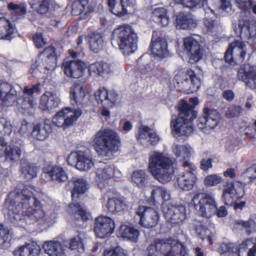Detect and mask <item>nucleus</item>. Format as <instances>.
<instances>
[{"label":"nucleus","instance_id":"1","mask_svg":"<svg viewBox=\"0 0 256 256\" xmlns=\"http://www.w3.org/2000/svg\"><path fill=\"white\" fill-rule=\"evenodd\" d=\"M30 186H24L20 191L10 193L4 204V210L7 211L9 218L14 224L21 226L19 222H25L26 218L36 222L43 218L45 212Z\"/></svg>","mask_w":256,"mask_h":256},{"label":"nucleus","instance_id":"2","mask_svg":"<svg viewBox=\"0 0 256 256\" xmlns=\"http://www.w3.org/2000/svg\"><path fill=\"white\" fill-rule=\"evenodd\" d=\"M194 106L182 100L178 104V116H172L170 122L172 132L178 136H188L193 132L192 122L197 116Z\"/></svg>","mask_w":256,"mask_h":256},{"label":"nucleus","instance_id":"3","mask_svg":"<svg viewBox=\"0 0 256 256\" xmlns=\"http://www.w3.org/2000/svg\"><path fill=\"white\" fill-rule=\"evenodd\" d=\"M146 250V256H188L186 246L172 237L156 238Z\"/></svg>","mask_w":256,"mask_h":256},{"label":"nucleus","instance_id":"4","mask_svg":"<svg viewBox=\"0 0 256 256\" xmlns=\"http://www.w3.org/2000/svg\"><path fill=\"white\" fill-rule=\"evenodd\" d=\"M110 41L114 46H118L124 54H129L136 49L138 37L130 26L122 24L114 30Z\"/></svg>","mask_w":256,"mask_h":256},{"label":"nucleus","instance_id":"5","mask_svg":"<svg viewBox=\"0 0 256 256\" xmlns=\"http://www.w3.org/2000/svg\"><path fill=\"white\" fill-rule=\"evenodd\" d=\"M94 147L99 155L108 156L118 151L121 146L118 134L111 129L99 130L94 139Z\"/></svg>","mask_w":256,"mask_h":256},{"label":"nucleus","instance_id":"6","mask_svg":"<svg viewBox=\"0 0 256 256\" xmlns=\"http://www.w3.org/2000/svg\"><path fill=\"white\" fill-rule=\"evenodd\" d=\"M148 170L156 180L166 184L174 174V162L171 158L157 153L150 158Z\"/></svg>","mask_w":256,"mask_h":256},{"label":"nucleus","instance_id":"7","mask_svg":"<svg viewBox=\"0 0 256 256\" xmlns=\"http://www.w3.org/2000/svg\"><path fill=\"white\" fill-rule=\"evenodd\" d=\"M192 204L198 214L202 217L209 218L215 214L216 202L214 196L198 190L194 192Z\"/></svg>","mask_w":256,"mask_h":256},{"label":"nucleus","instance_id":"8","mask_svg":"<svg viewBox=\"0 0 256 256\" xmlns=\"http://www.w3.org/2000/svg\"><path fill=\"white\" fill-rule=\"evenodd\" d=\"M222 200L226 206H231L234 204L235 210H242L246 206L245 201L236 202L237 200L241 198L244 194V189L240 188V191L234 188V182L233 181L226 180L222 186Z\"/></svg>","mask_w":256,"mask_h":256},{"label":"nucleus","instance_id":"9","mask_svg":"<svg viewBox=\"0 0 256 256\" xmlns=\"http://www.w3.org/2000/svg\"><path fill=\"white\" fill-rule=\"evenodd\" d=\"M184 168H188V170L178 175L176 182L178 188L182 190H190L194 186L196 176L195 174L196 167L192 162L186 160L182 164Z\"/></svg>","mask_w":256,"mask_h":256},{"label":"nucleus","instance_id":"10","mask_svg":"<svg viewBox=\"0 0 256 256\" xmlns=\"http://www.w3.org/2000/svg\"><path fill=\"white\" fill-rule=\"evenodd\" d=\"M220 114L216 110L204 107L202 115L199 117L197 121L198 127L206 132L214 130L220 122Z\"/></svg>","mask_w":256,"mask_h":256},{"label":"nucleus","instance_id":"11","mask_svg":"<svg viewBox=\"0 0 256 256\" xmlns=\"http://www.w3.org/2000/svg\"><path fill=\"white\" fill-rule=\"evenodd\" d=\"M136 214L140 218L139 224L142 227L150 228L157 225L160 216L154 208L144 206H139Z\"/></svg>","mask_w":256,"mask_h":256},{"label":"nucleus","instance_id":"12","mask_svg":"<svg viewBox=\"0 0 256 256\" xmlns=\"http://www.w3.org/2000/svg\"><path fill=\"white\" fill-rule=\"evenodd\" d=\"M246 51L244 42L234 40L230 43L224 53V58L227 63L232 64L235 60L242 62L246 56Z\"/></svg>","mask_w":256,"mask_h":256},{"label":"nucleus","instance_id":"13","mask_svg":"<svg viewBox=\"0 0 256 256\" xmlns=\"http://www.w3.org/2000/svg\"><path fill=\"white\" fill-rule=\"evenodd\" d=\"M58 54L56 48L50 46L46 47L38 56L39 66L48 70H54L57 66Z\"/></svg>","mask_w":256,"mask_h":256},{"label":"nucleus","instance_id":"14","mask_svg":"<svg viewBox=\"0 0 256 256\" xmlns=\"http://www.w3.org/2000/svg\"><path fill=\"white\" fill-rule=\"evenodd\" d=\"M114 222L108 216H99L95 220L94 230L97 237L110 236L114 232Z\"/></svg>","mask_w":256,"mask_h":256},{"label":"nucleus","instance_id":"15","mask_svg":"<svg viewBox=\"0 0 256 256\" xmlns=\"http://www.w3.org/2000/svg\"><path fill=\"white\" fill-rule=\"evenodd\" d=\"M178 84L180 88V92L189 94L198 91L200 86V80L194 71L189 68L184 74V80L178 82Z\"/></svg>","mask_w":256,"mask_h":256},{"label":"nucleus","instance_id":"16","mask_svg":"<svg viewBox=\"0 0 256 256\" xmlns=\"http://www.w3.org/2000/svg\"><path fill=\"white\" fill-rule=\"evenodd\" d=\"M61 67L64 74L68 77L78 78L84 75L87 66L82 60H78L64 61Z\"/></svg>","mask_w":256,"mask_h":256},{"label":"nucleus","instance_id":"17","mask_svg":"<svg viewBox=\"0 0 256 256\" xmlns=\"http://www.w3.org/2000/svg\"><path fill=\"white\" fill-rule=\"evenodd\" d=\"M98 104L102 107L112 108L118 99V94L114 90H108L104 87L100 88L94 94Z\"/></svg>","mask_w":256,"mask_h":256},{"label":"nucleus","instance_id":"18","mask_svg":"<svg viewBox=\"0 0 256 256\" xmlns=\"http://www.w3.org/2000/svg\"><path fill=\"white\" fill-rule=\"evenodd\" d=\"M184 46L189 55V62L194 64L198 62L202 57V50L198 42L192 37L184 38Z\"/></svg>","mask_w":256,"mask_h":256},{"label":"nucleus","instance_id":"19","mask_svg":"<svg viewBox=\"0 0 256 256\" xmlns=\"http://www.w3.org/2000/svg\"><path fill=\"white\" fill-rule=\"evenodd\" d=\"M135 2V0H108V5L112 14L121 18L130 10Z\"/></svg>","mask_w":256,"mask_h":256},{"label":"nucleus","instance_id":"20","mask_svg":"<svg viewBox=\"0 0 256 256\" xmlns=\"http://www.w3.org/2000/svg\"><path fill=\"white\" fill-rule=\"evenodd\" d=\"M164 216L172 224H179L186 218V207L182 204L171 205L168 207Z\"/></svg>","mask_w":256,"mask_h":256},{"label":"nucleus","instance_id":"21","mask_svg":"<svg viewBox=\"0 0 256 256\" xmlns=\"http://www.w3.org/2000/svg\"><path fill=\"white\" fill-rule=\"evenodd\" d=\"M240 36L242 40L256 39V20H250L246 18H241L238 21Z\"/></svg>","mask_w":256,"mask_h":256},{"label":"nucleus","instance_id":"22","mask_svg":"<svg viewBox=\"0 0 256 256\" xmlns=\"http://www.w3.org/2000/svg\"><path fill=\"white\" fill-rule=\"evenodd\" d=\"M237 76L239 80L243 82L246 88L256 90V66H251L248 70L240 68L238 71Z\"/></svg>","mask_w":256,"mask_h":256},{"label":"nucleus","instance_id":"23","mask_svg":"<svg viewBox=\"0 0 256 256\" xmlns=\"http://www.w3.org/2000/svg\"><path fill=\"white\" fill-rule=\"evenodd\" d=\"M52 132V127L49 120H46L35 124L31 132L32 137L40 141L46 140Z\"/></svg>","mask_w":256,"mask_h":256},{"label":"nucleus","instance_id":"24","mask_svg":"<svg viewBox=\"0 0 256 256\" xmlns=\"http://www.w3.org/2000/svg\"><path fill=\"white\" fill-rule=\"evenodd\" d=\"M43 172L48 180L62 182L68 180L67 174L60 166L48 165L44 168Z\"/></svg>","mask_w":256,"mask_h":256},{"label":"nucleus","instance_id":"25","mask_svg":"<svg viewBox=\"0 0 256 256\" xmlns=\"http://www.w3.org/2000/svg\"><path fill=\"white\" fill-rule=\"evenodd\" d=\"M121 174L118 170H116L113 165L106 166L104 168H98L96 172V178L98 185L104 186L108 184V181L112 178H120Z\"/></svg>","mask_w":256,"mask_h":256},{"label":"nucleus","instance_id":"26","mask_svg":"<svg viewBox=\"0 0 256 256\" xmlns=\"http://www.w3.org/2000/svg\"><path fill=\"white\" fill-rule=\"evenodd\" d=\"M150 48L154 57L164 58L168 54V43L164 38L158 37L154 40L152 37Z\"/></svg>","mask_w":256,"mask_h":256},{"label":"nucleus","instance_id":"27","mask_svg":"<svg viewBox=\"0 0 256 256\" xmlns=\"http://www.w3.org/2000/svg\"><path fill=\"white\" fill-rule=\"evenodd\" d=\"M90 0H75L72 4V14L74 16H79L81 20L88 18L92 10L88 6Z\"/></svg>","mask_w":256,"mask_h":256},{"label":"nucleus","instance_id":"28","mask_svg":"<svg viewBox=\"0 0 256 256\" xmlns=\"http://www.w3.org/2000/svg\"><path fill=\"white\" fill-rule=\"evenodd\" d=\"M58 98L50 92H46L40 100L38 108L42 111L50 110L58 106Z\"/></svg>","mask_w":256,"mask_h":256},{"label":"nucleus","instance_id":"29","mask_svg":"<svg viewBox=\"0 0 256 256\" xmlns=\"http://www.w3.org/2000/svg\"><path fill=\"white\" fill-rule=\"evenodd\" d=\"M106 207L108 212L116 214L126 210L128 205L124 198L113 196L108 198Z\"/></svg>","mask_w":256,"mask_h":256},{"label":"nucleus","instance_id":"30","mask_svg":"<svg viewBox=\"0 0 256 256\" xmlns=\"http://www.w3.org/2000/svg\"><path fill=\"white\" fill-rule=\"evenodd\" d=\"M20 171L23 178L29 181L37 176L38 168L34 164L26 160H21Z\"/></svg>","mask_w":256,"mask_h":256},{"label":"nucleus","instance_id":"31","mask_svg":"<svg viewBox=\"0 0 256 256\" xmlns=\"http://www.w3.org/2000/svg\"><path fill=\"white\" fill-rule=\"evenodd\" d=\"M86 88L78 83H74L70 88V102L72 105H78L81 104L86 94Z\"/></svg>","mask_w":256,"mask_h":256},{"label":"nucleus","instance_id":"32","mask_svg":"<svg viewBox=\"0 0 256 256\" xmlns=\"http://www.w3.org/2000/svg\"><path fill=\"white\" fill-rule=\"evenodd\" d=\"M112 67L110 64L100 60L90 64L88 70L90 75L103 76L112 72Z\"/></svg>","mask_w":256,"mask_h":256},{"label":"nucleus","instance_id":"33","mask_svg":"<svg viewBox=\"0 0 256 256\" xmlns=\"http://www.w3.org/2000/svg\"><path fill=\"white\" fill-rule=\"evenodd\" d=\"M140 232L134 226L122 224L118 232V236L133 242L138 241Z\"/></svg>","mask_w":256,"mask_h":256},{"label":"nucleus","instance_id":"34","mask_svg":"<svg viewBox=\"0 0 256 256\" xmlns=\"http://www.w3.org/2000/svg\"><path fill=\"white\" fill-rule=\"evenodd\" d=\"M170 194L162 186H156L152 189L151 196L148 199L150 203L155 204L160 201H166L170 199Z\"/></svg>","mask_w":256,"mask_h":256},{"label":"nucleus","instance_id":"35","mask_svg":"<svg viewBox=\"0 0 256 256\" xmlns=\"http://www.w3.org/2000/svg\"><path fill=\"white\" fill-rule=\"evenodd\" d=\"M43 248L49 256H64V252L62 244L58 241H48L44 243Z\"/></svg>","mask_w":256,"mask_h":256},{"label":"nucleus","instance_id":"36","mask_svg":"<svg viewBox=\"0 0 256 256\" xmlns=\"http://www.w3.org/2000/svg\"><path fill=\"white\" fill-rule=\"evenodd\" d=\"M90 50L98 53L103 49L104 40L100 33L92 32L87 36Z\"/></svg>","mask_w":256,"mask_h":256},{"label":"nucleus","instance_id":"37","mask_svg":"<svg viewBox=\"0 0 256 256\" xmlns=\"http://www.w3.org/2000/svg\"><path fill=\"white\" fill-rule=\"evenodd\" d=\"M176 25L177 28L183 30L194 28L196 23L190 16L183 12L178 13L176 16Z\"/></svg>","mask_w":256,"mask_h":256},{"label":"nucleus","instance_id":"38","mask_svg":"<svg viewBox=\"0 0 256 256\" xmlns=\"http://www.w3.org/2000/svg\"><path fill=\"white\" fill-rule=\"evenodd\" d=\"M74 188L72 190V198L73 201L78 200L80 195L86 193L88 190V184L85 180L78 178L72 182Z\"/></svg>","mask_w":256,"mask_h":256},{"label":"nucleus","instance_id":"39","mask_svg":"<svg viewBox=\"0 0 256 256\" xmlns=\"http://www.w3.org/2000/svg\"><path fill=\"white\" fill-rule=\"evenodd\" d=\"M40 252V248L32 244H28L22 246L14 252L16 256H38Z\"/></svg>","mask_w":256,"mask_h":256},{"label":"nucleus","instance_id":"40","mask_svg":"<svg viewBox=\"0 0 256 256\" xmlns=\"http://www.w3.org/2000/svg\"><path fill=\"white\" fill-rule=\"evenodd\" d=\"M132 180L136 186L140 188H145L148 182V176L143 170H137L133 172Z\"/></svg>","mask_w":256,"mask_h":256},{"label":"nucleus","instance_id":"41","mask_svg":"<svg viewBox=\"0 0 256 256\" xmlns=\"http://www.w3.org/2000/svg\"><path fill=\"white\" fill-rule=\"evenodd\" d=\"M210 224V220H206L205 222L203 220L200 221L198 224H197L195 228V230L198 235L202 239H206L210 245H212V236L208 234L206 236V233L208 230V227Z\"/></svg>","mask_w":256,"mask_h":256},{"label":"nucleus","instance_id":"42","mask_svg":"<svg viewBox=\"0 0 256 256\" xmlns=\"http://www.w3.org/2000/svg\"><path fill=\"white\" fill-rule=\"evenodd\" d=\"M70 113L72 114L67 116L68 114H65L63 117H61L60 118V120H62L61 122H57V124L58 126H63L64 128L72 126L82 114L80 110H74L72 111L70 109Z\"/></svg>","mask_w":256,"mask_h":256},{"label":"nucleus","instance_id":"43","mask_svg":"<svg viewBox=\"0 0 256 256\" xmlns=\"http://www.w3.org/2000/svg\"><path fill=\"white\" fill-rule=\"evenodd\" d=\"M21 148L14 144L7 146L4 150V156L6 160L14 162L18 160L21 155Z\"/></svg>","mask_w":256,"mask_h":256},{"label":"nucleus","instance_id":"44","mask_svg":"<svg viewBox=\"0 0 256 256\" xmlns=\"http://www.w3.org/2000/svg\"><path fill=\"white\" fill-rule=\"evenodd\" d=\"M70 207L72 210L74 218L76 220H81L86 222L88 220V214L82 208L78 202L71 203L70 204Z\"/></svg>","mask_w":256,"mask_h":256},{"label":"nucleus","instance_id":"45","mask_svg":"<svg viewBox=\"0 0 256 256\" xmlns=\"http://www.w3.org/2000/svg\"><path fill=\"white\" fill-rule=\"evenodd\" d=\"M36 107V102L33 96H24L21 103V108L24 112L30 115H34Z\"/></svg>","mask_w":256,"mask_h":256},{"label":"nucleus","instance_id":"46","mask_svg":"<svg viewBox=\"0 0 256 256\" xmlns=\"http://www.w3.org/2000/svg\"><path fill=\"white\" fill-rule=\"evenodd\" d=\"M152 14L154 20L162 26H166L168 24L169 18L167 16V10L164 8L154 9Z\"/></svg>","mask_w":256,"mask_h":256},{"label":"nucleus","instance_id":"47","mask_svg":"<svg viewBox=\"0 0 256 256\" xmlns=\"http://www.w3.org/2000/svg\"><path fill=\"white\" fill-rule=\"evenodd\" d=\"M78 162L76 168L80 171H86L94 166L91 158L88 157L84 152L79 151Z\"/></svg>","mask_w":256,"mask_h":256},{"label":"nucleus","instance_id":"48","mask_svg":"<svg viewBox=\"0 0 256 256\" xmlns=\"http://www.w3.org/2000/svg\"><path fill=\"white\" fill-rule=\"evenodd\" d=\"M31 8L40 14H46L49 10V0H30L29 2Z\"/></svg>","mask_w":256,"mask_h":256},{"label":"nucleus","instance_id":"49","mask_svg":"<svg viewBox=\"0 0 256 256\" xmlns=\"http://www.w3.org/2000/svg\"><path fill=\"white\" fill-rule=\"evenodd\" d=\"M17 100V92L14 90L5 94L4 96L0 98L1 104L3 106H12Z\"/></svg>","mask_w":256,"mask_h":256},{"label":"nucleus","instance_id":"50","mask_svg":"<svg viewBox=\"0 0 256 256\" xmlns=\"http://www.w3.org/2000/svg\"><path fill=\"white\" fill-rule=\"evenodd\" d=\"M68 248L71 250H76L78 252H82L84 250V245L82 239L79 236H76L71 238L69 240Z\"/></svg>","mask_w":256,"mask_h":256},{"label":"nucleus","instance_id":"51","mask_svg":"<svg viewBox=\"0 0 256 256\" xmlns=\"http://www.w3.org/2000/svg\"><path fill=\"white\" fill-rule=\"evenodd\" d=\"M14 28L11 22L8 20V24L2 26L0 28V40H10L14 32Z\"/></svg>","mask_w":256,"mask_h":256},{"label":"nucleus","instance_id":"52","mask_svg":"<svg viewBox=\"0 0 256 256\" xmlns=\"http://www.w3.org/2000/svg\"><path fill=\"white\" fill-rule=\"evenodd\" d=\"M173 152L176 158L181 157L184 160L188 158L190 156V148L184 145H176L173 149Z\"/></svg>","mask_w":256,"mask_h":256},{"label":"nucleus","instance_id":"53","mask_svg":"<svg viewBox=\"0 0 256 256\" xmlns=\"http://www.w3.org/2000/svg\"><path fill=\"white\" fill-rule=\"evenodd\" d=\"M207 0H175L176 3L190 9L200 8Z\"/></svg>","mask_w":256,"mask_h":256},{"label":"nucleus","instance_id":"54","mask_svg":"<svg viewBox=\"0 0 256 256\" xmlns=\"http://www.w3.org/2000/svg\"><path fill=\"white\" fill-rule=\"evenodd\" d=\"M222 181V178L217 174L208 175L204 179V184L206 187L216 186Z\"/></svg>","mask_w":256,"mask_h":256},{"label":"nucleus","instance_id":"55","mask_svg":"<svg viewBox=\"0 0 256 256\" xmlns=\"http://www.w3.org/2000/svg\"><path fill=\"white\" fill-rule=\"evenodd\" d=\"M103 256H128L127 252L123 248L116 247L110 250H105Z\"/></svg>","mask_w":256,"mask_h":256},{"label":"nucleus","instance_id":"56","mask_svg":"<svg viewBox=\"0 0 256 256\" xmlns=\"http://www.w3.org/2000/svg\"><path fill=\"white\" fill-rule=\"evenodd\" d=\"M238 8L246 14H250L252 6L253 4L252 0H239L237 1Z\"/></svg>","mask_w":256,"mask_h":256},{"label":"nucleus","instance_id":"57","mask_svg":"<svg viewBox=\"0 0 256 256\" xmlns=\"http://www.w3.org/2000/svg\"><path fill=\"white\" fill-rule=\"evenodd\" d=\"M242 108L241 106L236 105L230 106L226 112V117L232 118L238 116L242 112Z\"/></svg>","mask_w":256,"mask_h":256},{"label":"nucleus","instance_id":"58","mask_svg":"<svg viewBox=\"0 0 256 256\" xmlns=\"http://www.w3.org/2000/svg\"><path fill=\"white\" fill-rule=\"evenodd\" d=\"M10 236V230L4 224H0V245L4 244Z\"/></svg>","mask_w":256,"mask_h":256},{"label":"nucleus","instance_id":"59","mask_svg":"<svg viewBox=\"0 0 256 256\" xmlns=\"http://www.w3.org/2000/svg\"><path fill=\"white\" fill-rule=\"evenodd\" d=\"M238 224L246 228V234L248 235H250L252 234L250 228L254 226L255 222L253 219L250 218L246 221H239L238 222Z\"/></svg>","mask_w":256,"mask_h":256},{"label":"nucleus","instance_id":"60","mask_svg":"<svg viewBox=\"0 0 256 256\" xmlns=\"http://www.w3.org/2000/svg\"><path fill=\"white\" fill-rule=\"evenodd\" d=\"M40 83H37L32 86L30 88L28 86H24L23 92L25 94H27L28 96H32V94L36 93H40Z\"/></svg>","mask_w":256,"mask_h":256},{"label":"nucleus","instance_id":"61","mask_svg":"<svg viewBox=\"0 0 256 256\" xmlns=\"http://www.w3.org/2000/svg\"><path fill=\"white\" fill-rule=\"evenodd\" d=\"M13 86L3 80H0V98H2L3 94L14 90Z\"/></svg>","mask_w":256,"mask_h":256},{"label":"nucleus","instance_id":"62","mask_svg":"<svg viewBox=\"0 0 256 256\" xmlns=\"http://www.w3.org/2000/svg\"><path fill=\"white\" fill-rule=\"evenodd\" d=\"M79 151L72 152L67 157L66 162L68 165L71 166H76L78 162Z\"/></svg>","mask_w":256,"mask_h":256},{"label":"nucleus","instance_id":"63","mask_svg":"<svg viewBox=\"0 0 256 256\" xmlns=\"http://www.w3.org/2000/svg\"><path fill=\"white\" fill-rule=\"evenodd\" d=\"M151 130L148 126L142 125L139 128L138 134L136 136V138L138 140L140 139H146V135L150 132Z\"/></svg>","mask_w":256,"mask_h":256},{"label":"nucleus","instance_id":"64","mask_svg":"<svg viewBox=\"0 0 256 256\" xmlns=\"http://www.w3.org/2000/svg\"><path fill=\"white\" fill-rule=\"evenodd\" d=\"M32 40L36 48H42L44 44L42 35L41 33H36L32 36Z\"/></svg>","mask_w":256,"mask_h":256}]
</instances>
